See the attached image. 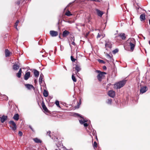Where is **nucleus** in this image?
I'll return each mask as SVG.
<instances>
[{"label": "nucleus", "instance_id": "1", "mask_svg": "<svg viewBox=\"0 0 150 150\" xmlns=\"http://www.w3.org/2000/svg\"><path fill=\"white\" fill-rule=\"evenodd\" d=\"M127 44L130 47V51H133L136 45V42L134 39L129 38L127 41Z\"/></svg>", "mask_w": 150, "mask_h": 150}, {"label": "nucleus", "instance_id": "2", "mask_svg": "<svg viewBox=\"0 0 150 150\" xmlns=\"http://www.w3.org/2000/svg\"><path fill=\"white\" fill-rule=\"evenodd\" d=\"M96 72L98 74L97 76V78L98 80L100 82L102 79L105 76L104 75L106 74V73L105 72H102L100 70H96Z\"/></svg>", "mask_w": 150, "mask_h": 150}, {"label": "nucleus", "instance_id": "3", "mask_svg": "<svg viewBox=\"0 0 150 150\" xmlns=\"http://www.w3.org/2000/svg\"><path fill=\"white\" fill-rule=\"evenodd\" d=\"M126 82V80H125L120 81L114 85L115 88L116 89H120L125 85Z\"/></svg>", "mask_w": 150, "mask_h": 150}, {"label": "nucleus", "instance_id": "4", "mask_svg": "<svg viewBox=\"0 0 150 150\" xmlns=\"http://www.w3.org/2000/svg\"><path fill=\"white\" fill-rule=\"evenodd\" d=\"M112 45L111 42L109 40H107L105 41V48L107 51L110 52L111 50Z\"/></svg>", "mask_w": 150, "mask_h": 150}, {"label": "nucleus", "instance_id": "5", "mask_svg": "<svg viewBox=\"0 0 150 150\" xmlns=\"http://www.w3.org/2000/svg\"><path fill=\"white\" fill-rule=\"evenodd\" d=\"M9 123L11 129L14 132H16V130L17 128V126L16 123L13 121L11 120L9 121Z\"/></svg>", "mask_w": 150, "mask_h": 150}, {"label": "nucleus", "instance_id": "6", "mask_svg": "<svg viewBox=\"0 0 150 150\" xmlns=\"http://www.w3.org/2000/svg\"><path fill=\"white\" fill-rule=\"evenodd\" d=\"M42 106L43 110H44L45 113H49V111L47 109V107H46L44 102L43 101H42Z\"/></svg>", "mask_w": 150, "mask_h": 150}, {"label": "nucleus", "instance_id": "7", "mask_svg": "<svg viewBox=\"0 0 150 150\" xmlns=\"http://www.w3.org/2000/svg\"><path fill=\"white\" fill-rule=\"evenodd\" d=\"M148 90V88L146 86H143L140 89V93H142L145 92Z\"/></svg>", "mask_w": 150, "mask_h": 150}, {"label": "nucleus", "instance_id": "8", "mask_svg": "<svg viewBox=\"0 0 150 150\" xmlns=\"http://www.w3.org/2000/svg\"><path fill=\"white\" fill-rule=\"evenodd\" d=\"M108 94L111 97L114 98L115 96V92L113 90H110L108 91Z\"/></svg>", "mask_w": 150, "mask_h": 150}, {"label": "nucleus", "instance_id": "9", "mask_svg": "<svg viewBox=\"0 0 150 150\" xmlns=\"http://www.w3.org/2000/svg\"><path fill=\"white\" fill-rule=\"evenodd\" d=\"M25 86L28 90H31L33 89V90L35 89V88L32 84H25Z\"/></svg>", "mask_w": 150, "mask_h": 150}, {"label": "nucleus", "instance_id": "10", "mask_svg": "<svg viewBox=\"0 0 150 150\" xmlns=\"http://www.w3.org/2000/svg\"><path fill=\"white\" fill-rule=\"evenodd\" d=\"M50 33L52 37H55L58 35L57 32L54 30H51L50 31Z\"/></svg>", "mask_w": 150, "mask_h": 150}, {"label": "nucleus", "instance_id": "11", "mask_svg": "<svg viewBox=\"0 0 150 150\" xmlns=\"http://www.w3.org/2000/svg\"><path fill=\"white\" fill-rule=\"evenodd\" d=\"M30 71H28L26 72L24 76V79L27 80L30 77Z\"/></svg>", "mask_w": 150, "mask_h": 150}, {"label": "nucleus", "instance_id": "12", "mask_svg": "<svg viewBox=\"0 0 150 150\" xmlns=\"http://www.w3.org/2000/svg\"><path fill=\"white\" fill-rule=\"evenodd\" d=\"M70 32L67 30L64 31L62 33V36L63 37H67L69 34Z\"/></svg>", "mask_w": 150, "mask_h": 150}, {"label": "nucleus", "instance_id": "13", "mask_svg": "<svg viewBox=\"0 0 150 150\" xmlns=\"http://www.w3.org/2000/svg\"><path fill=\"white\" fill-rule=\"evenodd\" d=\"M96 10L97 12L98 15L100 17H102L103 14V12L98 9H96Z\"/></svg>", "mask_w": 150, "mask_h": 150}, {"label": "nucleus", "instance_id": "14", "mask_svg": "<svg viewBox=\"0 0 150 150\" xmlns=\"http://www.w3.org/2000/svg\"><path fill=\"white\" fill-rule=\"evenodd\" d=\"M7 116L4 115H3L2 117H0V120H1L2 123H3L5 121L7 120Z\"/></svg>", "mask_w": 150, "mask_h": 150}, {"label": "nucleus", "instance_id": "15", "mask_svg": "<svg viewBox=\"0 0 150 150\" xmlns=\"http://www.w3.org/2000/svg\"><path fill=\"white\" fill-rule=\"evenodd\" d=\"M5 56L6 57H8L10 56L11 52L8 49H6L5 51Z\"/></svg>", "mask_w": 150, "mask_h": 150}, {"label": "nucleus", "instance_id": "16", "mask_svg": "<svg viewBox=\"0 0 150 150\" xmlns=\"http://www.w3.org/2000/svg\"><path fill=\"white\" fill-rule=\"evenodd\" d=\"M20 67L19 66L16 64H14L13 67V69L14 70H18Z\"/></svg>", "mask_w": 150, "mask_h": 150}, {"label": "nucleus", "instance_id": "17", "mask_svg": "<svg viewBox=\"0 0 150 150\" xmlns=\"http://www.w3.org/2000/svg\"><path fill=\"white\" fill-rule=\"evenodd\" d=\"M140 20L143 21L145 19V14H141L140 16Z\"/></svg>", "mask_w": 150, "mask_h": 150}, {"label": "nucleus", "instance_id": "18", "mask_svg": "<svg viewBox=\"0 0 150 150\" xmlns=\"http://www.w3.org/2000/svg\"><path fill=\"white\" fill-rule=\"evenodd\" d=\"M34 74L35 77H37L38 76L39 73V72L36 69H34Z\"/></svg>", "mask_w": 150, "mask_h": 150}, {"label": "nucleus", "instance_id": "19", "mask_svg": "<svg viewBox=\"0 0 150 150\" xmlns=\"http://www.w3.org/2000/svg\"><path fill=\"white\" fill-rule=\"evenodd\" d=\"M44 77V76L42 74H41L40 75V78L39 79V82L40 84L42 83V79Z\"/></svg>", "mask_w": 150, "mask_h": 150}, {"label": "nucleus", "instance_id": "20", "mask_svg": "<svg viewBox=\"0 0 150 150\" xmlns=\"http://www.w3.org/2000/svg\"><path fill=\"white\" fill-rule=\"evenodd\" d=\"M22 72V69L21 68L19 69V70L18 73L16 74V76L18 78L21 77V73Z\"/></svg>", "mask_w": 150, "mask_h": 150}, {"label": "nucleus", "instance_id": "21", "mask_svg": "<svg viewBox=\"0 0 150 150\" xmlns=\"http://www.w3.org/2000/svg\"><path fill=\"white\" fill-rule=\"evenodd\" d=\"M13 118L15 120L17 121L19 119V115L18 114H15L13 117Z\"/></svg>", "mask_w": 150, "mask_h": 150}, {"label": "nucleus", "instance_id": "22", "mask_svg": "<svg viewBox=\"0 0 150 150\" xmlns=\"http://www.w3.org/2000/svg\"><path fill=\"white\" fill-rule=\"evenodd\" d=\"M119 36L123 40L125 39L126 37L125 33L120 34Z\"/></svg>", "mask_w": 150, "mask_h": 150}, {"label": "nucleus", "instance_id": "23", "mask_svg": "<svg viewBox=\"0 0 150 150\" xmlns=\"http://www.w3.org/2000/svg\"><path fill=\"white\" fill-rule=\"evenodd\" d=\"M34 141L36 143H41L42 141L37 138L33 139Z\"/></svg>", "mask_w": 150, "mask_h": 150}, {"label": "nucleus", "instance_id": "24", "mask_svg": "<svg viewBox=\"0 0 150 150\" xmlns=\"http://www.w3.org/2000/svg\"><path fill=\"white\" fill-rule=\"evenodd\" d=\"M75 69L76 70V72L77 73L78 72L81 70L80 67L77 65H76Z\"/></svg>", "mask_w": 150, "mask_h": 150}, {"label": "nucleus", "instance_id": "25", "mask_svg": "<svg viewBox=\"0 0 150 150\" xmlns=\"http://www.w3.org/2000/svg\"><path fill=\"white\" fill-rule=\"evenodd\" d=\"M43 94L45 97H47L48 96V92L47 91L44 90L43 91Z\"/></svg>", "mask_w": 150, "mask_h": 150}, {"label": "nucleus", "instance_id": "26", "mask_svg": "<svg viewBox=\"0 0 150 150\" xmlns=\"http://www.w3.org/2000/svg\"><path fill=\"white\" fill-rule=\"evenodd\" d=\"M65 15L67 16H70L72 15V14L70 12L69 10H67V12L65 13Z\"/></svg>", "mask_w": 150, "mask_h": 150}, {"label": "nucleus", "instance_id": "27", "mask_svg": "<svg viewBox=\"0 0 150 150\" xmlns=\"http://www.w3.org/2000/svg\"><path fill=\"white\" fill-rule=\"evenodd\" d=\"M19 23V21L18 20H17L16 21V23H15V24L14 25V26H15V28H16V29L17 30H18V28H17V26H18V24Z\"/></svg>", "mask_w": 150, "mask_h": 150}, {"label": "nucleus", "instance_id": "28", "mask_svg": "<svg viewBox=\"0 0 150 150\" xmlns=\"http://www.w3.org/2000/svg\"><path fill=\"white\" fill-rule=\"evenodd\" d=\"M83 120H79V122L80 124H83L85 122H87V121L84 120L83 118Z\"/></svg>", "mask_w": 150, "mask_h": 150}, {"label": "nucleus", "instance_id": "29", "mask_svg": "<svg viewBox=\"0 0 150 150\" xmlns=\"http://www.w3.org/2000/svg\"><path fill=\"white\" fill-rule=\"evenodd\" d=\"M74 74H73L72 75L71 78L72 80L74 82H76L77 81V80L76 79V78L75 77V76H74Z\"/></svg>", "mask_w": 150, "mask_h": 150}, {"label": "nucleus", "instance_id": "30", "mask_svg": "<svg viewBox=\"0 0 150 150\" xmlns=\"http://www.w3.org/2000/svg\"><path fill=\"white\" fill-rule=\"evenodd\" d=\"M93 146L95 149L97 148V144L96 142H94L93 144Z\"/></svg>", "mask_w": 150, "mask_h": 150}, {"label": "nucleus", "instance_id": "31", "mask_svg": "<svg viewBox=\"0 0 150 150\" xmlns=\"http://www.w3.org/2000/svg\"><path fill=\"white\" fill-rule=\"evenodd\" d=\"M118 52V50L117 49H116L112 51V53L114 54H115Z\"/></svg>", "mask_w": 150, "mask_h": 150}, {"label": "nucleus", "instance_id": "32", "mask_svg": "<svg viewBox=\"0 0 150 150\" xmlns=\"http://www.w3.org/2000/svg\"><path fill=\"white\" fill-rule=\"evenodd\" d=\"M55 103L56 105H57V106L58 107H60L59 104V101L56 100Z\"/></svg>", "mask_w": 150, "mask_h": 150}, {"label": "nucleus", "instance_id": "33", "mask_svg": "<svg viewBox=\"0 0 150 150\" xmlns=\"http://www.w3.org/2000/svg\"><path fill=\"white\" fill-rule=\"evenodd\" d=\"M71 61L72 62H75L76 59L74 58L73 56H71Z\"/></svg>", "mask_w": 150, "mask_h": 150}, {"label": "nucleus", "instance_id": "34", "mask_svg": "<svg viewBox=\"0 0 150 150\" xmlns=\"http://www.w3.org/2000/svg\"><path fill=\"white\" fill-rule=\"evenodd\" d=\"M98 62L100 63H103V64H105V62L103 60L99 59H98Z\"/></svg>", "mask_w": 150, "mask_h": 150}, {"label": "nucleus", "instance_id": "35", "mask_svg": "<svg viewBox=\"0 0 150 150\" xmlns=\"http://www.w3.org/2000/svg\"><path fill=\"white\" fill-rule=\"evenodd\" d=\"M112 100L111 99H109L108 100L107 103L108 104H111Z\"/></svg>", "mask_w": 150, "mask_h": 150}, {"label": "nucleus", "instance_id": "36", "mask_svg": "<svg viewBox=\"0 0 150 150\" xmlns=\"http://www.w3.org/2000/svg\"><path fill=\"white\" fill-rule=\"evenodd\" d=\"M70 39L71 42L73 41H74V37H70Z\"/></svg>", "mask_w": 150, "mask_h": 150}, {"label": "nucleus", "instance_id": "37", "mask_svg": "<svg viewBox=\"0 0 150 150\" xmlns=\"http://www.w3.org/2000/svg\"><path fill=\"white\" fill-rule=\"evenodd\" d=\"M18 134L21 137L23 135V133L21 131H19L18 132Z\"/></svg>", "mask_w": 150, "mask_h": 150}, {"label": "nucleus", "instance_id": "38", "mask_svg": "<svg viewBox=\"0 0 150 150\" xmlns=\"http://www.w3.org/2000/svg\"><path fill=\"white\" fill-rule=\"evenodd\" d=\"M91 19V18L90 16H89L88 18V23H90V22Z\"/></svg>", "mask_w": 150, "mask_h": 150}, {"label": "nucleus", "instance_id": "39", "mask_svg": "<svg viewBox=\"0 0 150 150\" xmlns=\"http://www.w3.org/2000/svg\"><path fill=\"white\" fill-rule=\"evenodd\" d=\"M51 132L50 131H49L47 132V134L48 135L49 137H51V136L50 135Z\"/></svg>", "mask_w": 150, "mask_h": 150}, {"label": "nucleus", "instance_id": "40", "mask_svg": "<svg viewBox=\"0 0 150 150\" xmlns=\"http://www.w3.org/2000/svg\"><path fill=\"white\" fill-rule=\"evenodd\" d=\"M81 104V100H80L79 102L78 103L77 108H79V106Z\"/></svg>", "mask_w": 150, "mask_h": 150}, {"label": "nucleus", "instance_id": "41", "mask_svg": "<svg viewBox=\"0 0 150 150\" xmlns=\"http://www.w3.org/2000/svg\"><path fill=\"white\" fill-rule=\"evenodd\" d=\"M20 1H17L15 2V4H17L18 5H19L20 4Z\"/></svg>", "mask_w": 150, "mask_h": 150}, {"label": "nucleus", "instance_id": "42", "mask_svg": "<svg viewBox=\"0 0 150 150\" xmlns=\"http://www.w3.org/2000/svg\"><path fill=\"white\" fill-rule=\"evenodd\" d=\"M83 125L84 127H87L88 126V124L87 123H86L85 122L83 124Z\"/></svg>", "mask_w": 150, "mask_h": 150}, {"label": "nucleus", "instance_id": "43", "mask_svg": "<svg viewBox=\"0 0 150 150\" xmlns=\"http://www.w3.org/2000/svg\"><path fill=\"white\" fill-rule=\"evenodd\" d=\"M103 69L104 70H106L107 69V67H106V66H104L103 67Z\"/></svg>", "mask_w": 150, "mask_h": 150}, {"label": "nucleus", "instance_id": "44", "mask_svg": "<svg viewBox=\"0 0 150 150\" xmlns=\"http://www.w3.org/2000/svg\"><path fill=\"white\" fill-rule=\"evenodd\" d=\"M72 42V43H71V44L74 45V46H75L76 45V43H75V42H74V41H73L72 42Z\"/></svg>", "mask_w": 150, "mask_h": 150}, {"label": "nucleus", "instance_id": "45", "mask_svg": "<svg viewBox=\"0 0 150 150\" xmlns=\"http://www.w3.org/2000/svg\"><path fill=\"white\" fill-rule=\"evenodd\" d=\"M76 115L78 117H80L81 118H82V117H81V115H80L79 114H78V113H76Z\"/></svg>", "mask_w": 150, "mask_h": 150}, {"label": "nucleus", "instance_id": "46", "mask_svg": "<svg viewBox=\"0 0 150 150\" xmlns=\"http://www.w3.org/2000/svg\"><path fill=\"white\" fill-rule=\"evenodd\" d=\"M100 36H101L100 35L99 33H98V34L97 36V38H100Z\"/></svg>", "mask_w": 150, "mask_h": 150}, {"label": "nucleus", "instance_id": "47", "mask_svg": "<svg viewBox=\"0 0 150 150\" xmlns=\"http://www.w3.org/2000/svg\"><path fill=\"white\" fill-rule=\"evenodd\" d=\"M107 56L108 57H109L110 59H111L112 56H111L110 55H109V54H107Z\"/></svg>", "mask_w": 150, "mask_h": 150}, {"label": "nucleus", "instance_id": "48", "mask_svg": "<svg viewBox=\"0 0 150 150\" xmlns=\"http://www.w3.org/2000/svg\"><path fill=\"white\" fill-rule=\"evenodd\" d=\"M111 85L110 83L108 84V85L107 86V88H108V87H109V86H110Z\"/></svg>", "mask_w": 150, "mask_h": 150}, {"label": "nucleus", "instance_id": "49", "mask_svg": "<svg viewBox=\"0 0 150 150\" xmlns=\"http://www.w3.org/2000/svg\"><path fill=\"white\" fill-rule=\"evenodd\" d=\"M29 127L32 131H33V129L32 127H31V126H30Z\"/></svg>", "mask_w": 150, "mask_h": 150}, {"label": "nucleus", "instance_id": "50", "mask_svg": "<svg viewBox=\"0 0 150 150\" xmlns=\"http://www.w3.org/2000/svg\"><path fill=\"white\" fill-rule=\"evenodd\" d=\"M34 82L36 83L37 82V81L36 79H35L34 80Z\"/></svg>", "mask_w": 150, "mask_h": 150}, {"label": "nucleus", "instance_id": "51", "mask_svg": "<svg viewBox=\"0 0 150 150\" xmlns=\"http://www.w3.org/2000/svg\"><path fill=\"white\" fill-rule=\"evenodd\" d=\"M59 38H60V39H61V37H60V35L59 36Z\"/></svg>", "mask_w": 150, "mask_h": 150}, {"label": "nucleus", "instance_id": "52", "mask_svg": "<svg viewBox=\"0 0 150 150\" xmlns=\"http://www.w3.org/2000/svg\"><path fill=\"white\" fill-rule=\"evenodd\" d=\"M149 45H150V40H149Z\"/></svg>", "mask_w": 150, "mask_h": 150}, {"label": "nucleus", "instance_id": "53", "mask_svg": "<svg viewBox=\"0 0 150 150\" xmlns=\"http://www.w3.org/2000/svg\"><path fill=\"white\" fill-rule=\"evenodd\" d=\"M69 45H70V46H71V45H70V43H69Z\"/></svg>", "mask_w": 150, "mask_h": 150}, {"label": "nucleus", "instance_id": "54", "mask_svg": "<svg viewBox=\"0 0 150 150\" xmlns=\"http://www.w3.org/2000/svg\"><path fill=\"white\" fill-rule=\"evenodd\" d=\"M88 35V34H86V36H87Z\"/></svg>", "mask_w": 150, "mask_h": 150}, {"label": "nucleus", "instance_id": "55", "mask_svg": "<svg viewBox=\"0 0 150 150\" xmlns=\"http://www.w3.org/2000/svg\"><path fill=\"white\" fill-rule=\"evenodd\" d=\"M42 56L43 57L44 56V55H42Z\"/></svg>", "mask_w": 150, "mask_h": 150}]
</instances>
